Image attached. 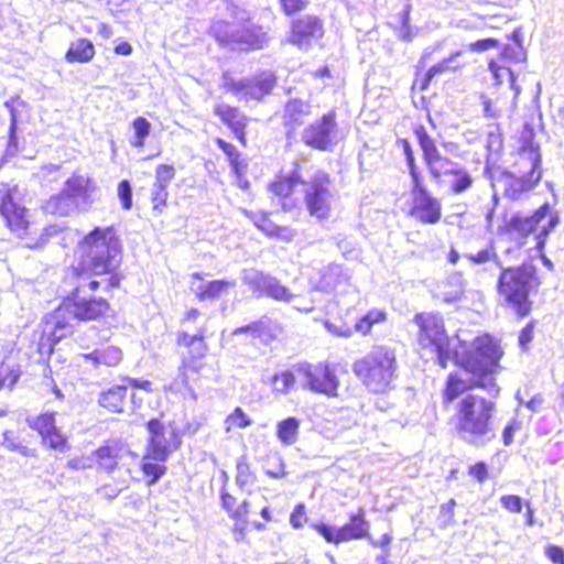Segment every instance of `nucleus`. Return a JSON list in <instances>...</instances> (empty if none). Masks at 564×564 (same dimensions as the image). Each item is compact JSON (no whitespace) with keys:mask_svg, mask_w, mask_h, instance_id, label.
Masks as SVG:
<instances>
[{"mask_svg":"<svg viewBox=\"0 0 564 564\" xmlns=\"http://www.w3.org/2000/svg\"><path fill=\"white\" fill-rule=\"evenodd\" d=\"M500 357L490 336L477 337L474 350L466 358L457 359L463 371L447 377L443 402H454L455 429L467 444L485 446L496 438V399L500 388L495 372Z\"/></svg>","mask_w":564,"mask_h":564,"instance_id":"obj_1","label":"nucleus"},{"mask_svg":"<svg viewBox=\"0 0 564 564\" xmlns=\"http://www.w3.org/2000/svg\"><path fill=\"white\" fill-rule=\"evenodd\" d=\"M540 280L535 267L531 263H523L519 267H502L497 290L509 310L519 317H525L532 308L529 296L538 290Z\"/></svg>","mask_w":564,"mask_h":564,"instance_id":"obj_2","label":"nucleus"},{"mask_svg":"<svg viewBox=\"0 0 564 564\" xmlns=\"http://www.w3.org/2000/svg\"><path fill=\"white\" fill-rule=\"evenodd\" d=\"M84 267L95 275L113 274L121 261L119 239L111 227L95 228L79 245Z\"/></svg>","mask_w":564,"mask_h":564,"instance_id":"obj_3","label":"nucleus"},{"mask_svg":"<svg viewBox=\"0 0 564 564\" xmlns=\"http://www.w3.org/2000/svg\"><path fill=\"white\" fill-rule=\"evenodd\" d=\"M397 359L392 349L378 346L352 364V372L373 393H384L392 388Z\"/></svg>","mask_w":564,"mask_h":564,"instance_id":"obj_4","label":"nucleus"},{"mask_svg":"<svg viewBox=\"0 0 564 564\" xmlns=\"http://www.w3.org/2000/svg\"><path fill=\"white\" fill-rule=\"evenodd\" d=\"M420 328L419 344L422 348H429L436 354L437 362L442 368H446L449 360L466 358L473 350L466 355H460L457 350L451 348L449 338L444 327L443 317L433 313H421L414 318Z\"/></svg>","mask_w":564,"mask_h":564,"instance_id":"obj_5","label":"nucleus"},{"mask_svg":"<svg viewBox=\"0 0 564 564\" xmlns=\"http://www.w3.org/2000/svg\"><path fill=\"white\" fill-rule=\"evenodd\" d=\"M120 278L118 274L101 278V280H91L87 284H80L76 288L72 297L65 301L67 313L78 321H95L104 316L109 308V304L101 297H87L86 289L96 291L100 285L105 291L118 288Z\"/></svg>","mask_w":564,"mask_h":564,"instance_id":"obj_6","label":"nucleus"},{"mask_svg":"<svg viewBox=\"0 0 564 564\" xmlns=\"http://www.w3.org/2000/svg\"><path fill=\"white\" fill-rule=\"evenodd\" d=\"M304 204L311 217L318 221L330 217L336 192L329 175L323 171H315L307 180L302 182Z\"/></svg>","mask_w":564,"mask_h":564,"instance_id":"obj_7","label":"nucleus"},{"mask_svg":"<svg viewBox=\"0 0 564 564\" xmlns=\"http://www.w3.org/2000/svg\"><path fill=\"white\" fill-rule=\"evenodd\" d=\"M336 368L329 362H302L295 367V372L304 389L334 398L338 395L339 388Z\"/></svg>","mask_w":564,"mask_h":564,"instance_id":"obj_8","label":"nucleus"},{"mask_svg":"<svg viewBox=\"0 0 564 564\" xmlns=\"http://www.w3.org/2000/svg\"><path fill=\"white\" fill-rule=\"evenodd\" d=\"M276 78L271 72H262L252 78H243L236 82L232 78L225 77L224 87L232 93L238 99L261 100L269 95L275 86Z\"/></svg>","mask_w":564,"mask_h":564,"instance_id":"obj_9","label":"nucleus"},{"mask_svg":"<svg viewBox=\"0 0 564 564\" xmlns=\"http://www.w3.org/2000/svg\"><path fill=\"white\" fill-rule=\"evenodd\" d=\"M302 140L314 149L330 150L339 140L336 112L332 110L307 126L303 131Z\"/></svg>","mask_w":564,"mask_h":564,"instance_id":"obj_10","label":"nucleus"},{"mask_svg":"<svg viewBox=\"0 0 564 564\" xmlns=\"http://www.w3.org/2000/svg\"><path fill=\"white\" fill-rule=\"evenodd\" d=\"M558 223V217L551 213L549 204L541 206L532 216L514 215L508 223V229L516 231L522 236H525L536 228H540L538 236L539 241L536 242L538 248L543 247V240H540L541 236H546Z\"/></svg>","mask_w":564,"mask_h":564,"instance_id":"obj_11","label":"nucleus"},{"mask_svg":"<svg viewBox=\"0 0 564 564\" xmlns=\"http://www.w3.org/2000/svg\"><path fill=\"white\" fill-rule=\"evenodd\" d=\"M19 187H8L0 184V214L6 219L7 225L18 236L26 232L29 221L26 220V208L19 203Z\"/></svg>","mask_w":564,"mask_h":564,"instance_id":"obj_12","label":"nucleus"},{"mask_svg":"<svg viewBox=\"0 0 564 564\" xmlns=\"http://www.w3.org/2000/svg\"><path fill=\"white\" fill-rule=\"evenodd\" d=\"M242 281L257 296H269L275 301L290 303L294 295L280 281L256 269H246L242 272Z\"/></svg>","mask_w":564,"mask_h":564,"instance_id":"obj_13","label":"nucleus"},{"mask_svg":"<svg viewBox=\"0 0 564 564\" xmlns=\"http://www.w3.org/2000/svg\"><path fill=\"white\" fill-rule=\"evenodd\" d=\"M242 281L257 296H269L275 301L290 303L294 295L280 281L256 269H246L242 272Z\"/></svg>","mask_w":564,"mask_h":564,"instance_id":"obj_14","label":"nucleus"},{"mask_svg":"<svg viewBox=\"0 0 564 564\" xmlns=\"http://www.w3.org/2000/svg\"><path fill=\"white\" fill-rule=\"evenodd\" d=\"M323 34V21L317 15L306 14L292 20L289 42L301 50H307Z\"/></svg>","mask_w":564,"mask_h":564,"instance_id":"obj_15","label":"nucleus"},{"mask_svg":"<svg viewBox=\"0 0 564 564\" xmlns=\"http://www.w3.org/2000/svg\"><path fill=\"white\" fill-rule=\"evenodd\" d=\"M519 166L523 170L521 176H514L511 173H506L500 180L503 185L505 196L512 200L520 199L523 194L530 192L539 183L542 176L541 165Z\"/></svg>","mask_w":564,"mask_h":564,"instance_id":"obj_16","label":"nucleus"},{"mask_svg":"<svg viewBox=\"0 0 564 564\" xmlns=\"http://www.w3.org/2000/svg\"><path fill=\"white\" fill-rule=\"evenodd\" d=\"M66 312L65 306L63 308H58L46 321L43 334L39 341V352L41 355H51L54 345L65 337L69 330L70 324L65 316Z\"/></svg>","mask_w":564,"mask_h":564,"instance_id":"obj_17","label":"nucleus"},{"mask_svg":"<svg viewBox=\"0 0 564 564\" xmlns=\"http://www.w3.org/2000/svg\"><path fill=\"white\" fill-rule=\"evenodd\" d=\"M97 186L95 182L85 175L73 174L64 183V192L78 205L82 212L88 210L93 203V193Z\"/></svg>","mask_w":564,"mask_h":564,"instance_id":"obj_18","label":"nucleus"},{"mask_svg":"<svg viewBox=\"0 0 564 564\" xmlns=\"http://www.w3.org/2000/svg\"><path fill=\"white\" fill-rule=\"evenodd\" d=\"M437 175H432L431 178L435 183H440L443 176H452L449 181V189L455 195H460L474 185V177L470 172L460 163L452 161L451 159L444 163L438 170Z\"/></svg>","mask_w":564,"mask_h":564,"instance_id":"obj_19","label":"nucleus"},{"mask_svg":"<svg viewBox=\"0 0 564 564\" xmlns=\"http://www.w3.org/2000/svg\"><path fill=\"white\" fill-rule=\"evenodd\" d=\"M268 33L258 25L236 26L232 50L249 51L261 50L269 44Z\"/></svg>","mask_w":564,"mask_h":564,"instance_id":"obj_20","label":"nucleus"},{"mask_svg":"<svg viewBox=\"0 0 564 564\" xmlns=\"http://www.w3.org/2000/svg\"><path fill=\"white\" fill-rule=\"evenodd\" d=\"M415 135L423 152V160L426 164L430 176L437 175V170L449 159L441 154L435 141L429 135L424 127H419L415 130Z\"/></svg>","mask_w":564,"mask_h":564,"instance_id":"obj_21","label":"nucleus"},{"mask_svg":"<svg viewBox=\"0 0 564 564\" xmlns=\"http://www.w3.org/2000/svg\"><path fill=\"white\" fill-rule=\"evenodd\" d=\"M412 216L425 224H436L442 216L441 203L425 192L413 196Z\"/></svg>","mask_w":564,"mask_h":564,"instance_id":"obj_22","label":"nucleus"},{"mask_svg":"<svg viewBox=\"0 0 564 564\" xmlns=\"http://www.w3.org/2000/svg\"><path fill=\"white\" fill-rule=\"evenodd\" d=\"M534 135L533 126L525 122L520 133L521 148L518 162L522 167L525 165H541L540 145L534 142Z\"/></svg>","mask_w":564,"mask_h":564,"instance_id":"obj_23","label":"nucleus"},{"mask_svg":"<svg viewBox=\"0 0 564 564\" xmlns=\"http://www.w3.org/2000/svg\"><path fill=\"white\" fill-rule=\"evenodd\" d=\"M214 113L234 132L238 140L245 143L247 117L238 108L219 102L215 105Z\"/></svg>","mask_w":564,"mask_h":564,"instance_id":"obj_24","label":"nucleus"},{"mask_svg":"<svg viewBox=\"0 0 564 564\" xmlns=\"http://www.w3.org/2000/svg\"><path fill=\"white\" fill-rule=\"evenodd\" d=\"M148 431L150 433L148 457L155 462H164L169 455V440L165 437L163 424L159 420H150Z\"/></svg>","mask_w":564,"mask_h":564,"instance_id":"obj_25","label":"nucleus"},{"mask_svg":"<svg viewBox=\"0 0 564 564\" xmlns=\"http://www.w3.org/2000/svg\"><path fill=\"white\" fill-rule=\"evenodd\" d=\"M80 357L85 362L91 364L95 368L100 366L117 367L122 361V351L116 346H107L88 354H83Z\"/></svg>","mask_w":564,"mask_h":564,"instance_id":"obj_26","label":"nucleus"},{"mask_svg":"<svg viewBox=\"0 0 564 564\" xmlns=\"http://www.w3.org/2000/svg\"><path fill=\"white\" fill-rule=\"evenodd\" d=\"M369 522L365 519V510L360 508L358 512L350 517V522L339 528V538L341 543L350 540H358L369 536Z\"/></svg>","mask_w":564,"mask_h":564,"instance_id":"obj_27","label":"nucleus"},{"mask_svg":"<svg viewBox=\"0 0 564 564\" xmlns=\"http://www.w3.org/2000/svg\"><path fill=\"white\" fill-rule=\"evenodd\" d=\"M127 397V387L118 384L109 388L107 391H102L98 397V403L110 412L122 413L128 405Z\"/></svg>","mask_w":564,"mask_h":564,"instance_id":"obj_28","label":"nucleus"},{"mask_svg":"<svg viewBox=\"0 0 564 564\" xmlns=\"http://www.w3.org/2000/svg\"><path fill=\"white\" fill-rule=\"evenodd\" d=\"M311 104L302 99H291L286 102L283 113V122L291 130L300 127L311 113Z\"/></svg>","mask_w":564,"mask_h":564,"instance_id":"obj_29","label":"nucleus"},{"mask_svg":"<svg viewBox=\"0 0 564 564\" xmlns=\"http://www.w3.org/2000/svg\"><path fill=\"white\" fill-rule=\"evenodd\" d=\"M464 294V279L460 273L447 276L437 288L436 296L445 303H454Z\"/></svg>","mask_w":564,"mask_h":564,"instance_id":"obj_30","label":"nucleus"},{"mask_svg":"<svg viewBox=\"0 0 564 564\" xmlns=\"http://www.w3.org/2000/svg\"><path fill=\"white\" fill-rule=\"evenodd\" d=\"M46 213L58 216H70L82 212L78 205L62 189L57 195L52 196L44 205Z\"/></svg>","mask_w":564,"mask_h":564,"instance_id":"obj_31","label":"nucleus"},{"mask_svg":"<svg viewBox=\"0 0 564 564\" xmlns=\"http://www.w3.org/2000/svg\"><path fill=\"white\" fill-rule=\"evenodd\" d=\"M234 282L225 280H214L207 283L199 282L198 284L193 283V291L199 300H213L219 296L228 288L234 286Z\"/></svg>","mask_w":564,"mask_h":564,"instance_id":"obj_32","label":"nucleus"},{"mask_svg":"<svg viewBox=\"0 0 564 564\" xmlns=\"http://www.w3.org/2000/svg\"><path fill=\"white\" fill-rule=\"evenodd\" d=\"M95 55L93 43L86 39H78L73 42L66 53V59L70 63H87Z\"/></svg>","mask_w":564,"mask_h":564,"instance_id":"obj_33","label":"nucleus"},{"mask_svg":"<svg viewBox=\"0 0 564 564\" xmlns=\"http://www.w3.org/2000/svg\"><path fill=\"white\" fill-rule=\"evenodd\" d=\"M300 430V420L290 416L280 421L276 425V437L285 446H291L297 442Z\"/></svg>","mask_w":564,"mask_h":564,"instance_id":"obj_34","label":"nucleus"},{"mask_svg":"<svg viewBox=\"0 0 564 564\" xmlns=\"http://www.w3.org/2000/svg\"><path fill=\"white\" fill-rule=\"evenodd\" d=\"M178 345L186 346L194 359H202L207 352V345L204 340V332L199 330L195 335L181 333L177 337Z\"/></svg>","mask_w":564,"mask_h":564,"instance_id":"obj_35","label":"nucleus"},{"mask_svg":"<svg viewBox=\"0 0 564 564\" xmlns=\"http://www.w3.org/2000/svg\"><path fill=\"white\" fill-rule=\"evenodd\" d=\"M93 457L95 458V464L98 463L100 468L107 473H112L118 464L119 448L116 446L106 445L98 448L93 454Z\"/></svg>","mask_w":564,"mask_h":564,"instance_id":"obj_36","label":"nucleus"},{"mask_svg":"<svg viewBox=\"0 0 564 564\" xmlns=\"http://www.w3.org/2000/svg\"><path fill=\"white\" fill-rule=\"evenodd\" d=\"M304 180L299 175L297 171H293L289 176L281 177L270 185L271 192L280 197L288 198L292 193L293 187L297 184H302Z\"/></svg>","mask_w":564,"mask_h":564,"instance_id":"obj_37","label":"nucleus"},{"mask_svg":"<svg viewBox=\"0 0 564 564\" xmlns=\"http://www.w3.org/2000/svg\"><path fill=\"white\" fill-rule=\"evenodd\" d=\"M464 257L474 264L484 265L492 263L499 270L502 268L492 242H490L485 249L475 253H466Z\"/></svg>","mask_w":564,"mask_h":564,"instance_id":"obj_38","label":"nucleus"},{"mask_svg":"<svg viewBox=\"0 0 564 564\" xmlns=\"http://www.w3.org/2000/svg\"><path fill=\"white\" fill-rule=\"evenodd\" d=\"M236 26L226 21H216L212 24L210 32L220 44L231 47Z\"/></svg>","mask_w":564,"mask_h":564,"instance_id":"obj_39","label":"nucleus"},{"mask_svg":"<svg viewBox=\"0 0 564 564\" xmlns=\"http://www.w3.org/2000/svg\"><path fill=\"white\" fill-rule=\"evenodd\" d=\"M459 55H460V52H456V53L452 54L448 58H445L442 62H440L438 64L432 66L425 75V78L422 83L421 89L422 90L426 89L430 82L432 80V78L435 77L436 75H440L447 70H454V69L458 68V65L455 64V61Z\"/></svg>","mask_w":564,"mask_h":564,"instance_id":"obj_40","label":"nucleus"},{"mask_svg":"<svg viewBox=\"0 0 564 564\" xmlns=\"http://www.w3.org/2000/svg\"><path fill=\"white\" fill-rule=\"evenodd\" d=\"M2 445L11 451L21 454L24 457H33L35 456V449L30 448L24 441L20 437L15 436L12 432L6 431L3 433Z\"/></svg>","mask_w":564,"mask_h":564,"instance_id":"obj_41","label":"nucleus"},{"mask_svg":"<svg viewBox=\"0 0 564 564\" xmlns=\"http://www.w3.org/2000/svg\"><path fill=\"white\" fill-rule=\"evenodd\" d=\"M386 319V312L382 310H370L365 316H362L356 324L355 330L362 335H367L372 326L377 323Z\"/></svg>","mask_w":564,"mask_h":564,"instance_id":"obj_42","label":"nucleus"},{"mask_svg":"<svg viewBox=\"0 0 564 564\" xmlns=\"http://www.w3.org/2000/svg\"><path fill=\"white\" fill-rule=\"evenodd\" d=\"M132 127L134 130V137L130 140V143L134 148H142L144 145L145 138L150 134L151 124L145 118L138 117L133 120Z\"/></svg>","mask_w":564,"mask_h":564,"instance_id":"obj_43","label":"nucleus"},{"mask_svg":"<svg viewBox=\"0 0 564 564\" xmlns=\"http://www.w3.org/2000/svg\"><path fill=\"white\" fill-rule=\"evenodd\" d=\"M29 423L30 426L36 430L41 436H44L45 434L56 429L55 417L53 413L42 414L35 417L34 420L29 421Z\"/></svg>","mask_w":564,"mask_h":564,"instance_id":"obj_44","label":"nucleus"},{"mask_svg":"<svg viewBox=\"0 0 564 564\" xmlns=\"http://www.w3.org/2000/svg\"><path fill=\"white\" fill-rule=\"evenodd\" d=\"M254 481V476L252 475L249 464L247 463L245 457H241L237 462V476L236 482L240 488H243L247 485H250Z\"/></svg>","mask_w":564,"mask_h":564,"instance_id":"obj_45","label":"nucleus"},{"mask_svg":"<svg viewBox=\"0 0 564 564\" xmlns=\"http://www.w3.org/2000/svg\"><path fill=\"white\" fill-rule=\"evenodd\" d=\"M20 378V371L11 366L0 364V389L3 387L12 388Z\"/></svg>","mask_w":564,"mask_h":564,"instance_id":"obj_46","label":"nucleus"},{"mask_svg":"<svg viewBox=\"0 0 564 564\" xmlns=\"http://www.w3.org/2000/svg\"><path fill=\"white\" fill-rule=\"evenodd\" d=\"M167 197V187L153 183L151 188V202L153 204V210L161 213L163 207L166 205Z\"/></svg>","mask_w":564,"mask_h":564,"instance_id":"obj_47","label":"nucleus"},{"mask_svg":"<svg viewBox=\"0 0 564 564\" xmlns=\"http://www.w3.org/2000/svg\"><path fill=\"white\" fill-rule=\"evenodd\" d=\"M175 177V169L173 165L161 164L155 170L154 184L167 187Z\"/></svg>","mask_w":564,"mask_h":564,"instance_id":"obj_48","label":"nucleus"},{"mask_svg":"<svg viewBox=\"0 0 564 564\" xmlns=\"http://www.w3.org/2000/svg\"><path fill=\"white\" fill-rule=\"evenodd\" d=\"M226 423L228 424L227 430L230 429V426H236L239 429L248 427L252 424V421L249 419V416L242 411L241 408H236L234 412L228 415L226 419Z\"/></svg>","mask_w":564,"mask_h":564,"instance_id":"obj_49","label":"nucleus"},{"mask_svg":"<svg viewBox=\"0 0 564 564\" xmlns=\"http://www.w3.org/2000/svg\"><path fill=\"white\" fill-rule=\"evenodd\" d=\"M313 528L328 542L339 544V530L325 523H314Z\"/></svg>","mask_w":564,"mask_h":564,"instance_id":"obj_50","label":"nucleus"},{"mask_svg":"<svg viewBox=\"0 0 564 564\" xmlns=\"http://www.w3.org/2000/svg\"><path fill=\"white\" fill-rule=\"evenodd\" d=\"M283 12L291 17L307 9L308 0H279Z\"/></svg>","mask_w":564,"mask_h":564,"instance_id":"obj_51","label":"nucleus"},{"mask_svg":"<svg viewBox=\"0 0 564 564\" xmlns=\"http://www.w3.org/2000/svg\"><path fill=\"white\" fill-rule=\"evenodd\" d=\"M44 445L53 449H63L66 445V437L57 430H53L52 432L42 436Z\"/></svg>","mask_w":564,"mask_h":564,"instance_id":"obj_52","label":"nucleus"},{"mask_svg":"<svg viewBox=\"0 0 564 564\" xmlns=\"http://www.w3.org/2000/svg\"><path fill=\"white\" fill-rule=\"evenodd\" d=\"M118 196L124 209L132 207V188L129 181L123 180L118 185Z\"/></svg>","mask_w":564,"mask_h":564,"instance_id":"obj_53","label":"nucleus"},{"mask_svg":"<svg viewBox=\"0 0 564 564\" xmlns=\"http://www.w3.org/2000/svg\"><path fill=\"white\" fill-rule=\"evenodd\" d=\"M409 172L412 178V196L429 192L426 186L423 184L422 174L416 165L410 166Z\"/></svg>","mask_w":564,"mask_h":564,"instance_id":"obj_54","label":"nucleus"},{"mask_svg":"<svg viewBox=\"0 0 564 564\" xmlns=\"http://www.w3.org/2000/svg\"><path fill=\"white\" fill-rule=\"evenodd\" d=\"M275 388L280 392H288L295 383V376L291 371H284L280 376L274 377Z\"/></svg>","mask_w":564,"mask_h":564,"instance_id":"obj_55","label":"nucleus"},{"mask_svg":"<svg viewBox=\"0 0 564 564\" xmlns=\"http://www.w3.org/2000/svg\"><path fill=\"white\" fill-rule=\"evenodd\" d=\"M500 502L505 509L513 513L522 511V498L516 495H506L500 498Z\"/></svg>","mask_w":564,"mask_h":564,"instance_id":"obj_56","label":"nucleus"},{"mask_svg":"<svg viewBox=\"0 0 564 564\" xmlns=\"http://www.w3.org/2000/svg\"><path fill=\"white\" fill-rule=\"evenodd\" d=\"M18 150H19V145H18L17 131L9 130V140H8V144H7L3 158L0 161V166L7 161V159L15 156L18 153Z\"/></svg>","mask_w":564,"mask_h":564,"instance_id":"obj_57","label":"nucleus"},{"mask_svg":"<svg viewBox=\"0 0 564 564\" xmlns=\"http://www.w3.org/2000/svg\"><path fill=\"white\" fill-rule=\"evenodd\" d=\"M95 465V458L91 456H80L68 460L67 466L74 470L91 468Z\"/></svg>","mask_w":564,"mask_h":564,"instance_id":"obj_58","label":"nucleus"},{"mask_svg":"<svg viewBox=\"0 0 564 564\" xmlns=\"http://www.w3.org/2000/svg\"><path fill=\"white\" fill-rule=\"evenodd\" d=\"M144 474L151 478L150 484L155 482L165 473V467L158 463H144L142 467Z\"/></svg>","mask_w":564,"mask_h":564,"instance_id":"obj_59","label":"nucleus"},{"mask_svg":"<svg viewBox=\"0 0 564 564\" xmlns=\"http://www.w3.org/2000/svg\"><path fill=\"white\" fill-rule=\"evenodd\" d=\"M264 329V323L259 321V322H253L249 325H246V326H241V327H238L234 330V334L235 335H238V334H250L252 337H260L262 332Z\"/></svg>","mask_w":564,"mask_h":564,"instance_id":"obj_60","label":"nucleus"},{"mask_svg":"<svg viewBox=\"0 0 564 564\" xmlns=\"http://www.w3.org/2000/svg\"><path fill=\"white\" fill-rule=\"evenodd\" d=\"M521 423L517 419H512L502 431V441L506 446L513 442V434L520 430Z\"/></svg>","mask_w":564,"mask_h":564,"instance_id":"obj_61","label":"nucleus"},{"mask_svg":"<svg viewBox=\"0 0 564 564\" xmlns=\"http://www.w3.org/2000/svg\"><path fill=\"white\" fill-rule=\"evenodd\" d=\"M218 147L226 153L230 163L237 167V161L239 158V152L236 147L231 143H228L221 139L217 140Z\"/></svg>","mask_w":564,"mask_h":564,"instance_id":"obj_62","label":"nucleus"},{"mask_svg":"<svg viewBox=\"0 0 564 564\" xmlns=\"http://www.w3.org/2000/svg\"><path fill=\"white\" fill-rule=\"evenodd\" d=\"M545 554L554 564H564V550L557 545H549Z\"/></svg>","mask_w":564,"mask_h":564,"instance_id":"obj_63","label":"nucleus"},{"mask_svg":"<svg viewBox=\"0 0 564 564\" xmlns=\"http://www.w3.org/2000/svg\"><path fill=\"white\" fill-rule=\"evenodd\" d=\"M305 520H306V517H305L304 506L303 505L296 506L290 517V522H291L292 527L295 529H300V528H302L303 522Z\"/></svg>","mask_w":564,"mask_h":564,"instance_id":"obj_64","label":"nucleus"}]
</instances>
